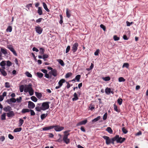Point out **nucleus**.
<instances>
[{"label": "nucleus", "mask_w": 148, "mask_h": 148, "mask_svg": "<svg viewBox=\"0 0 148 148\" xmlns=\"http://www.w3.org/2000/svg\"><path fill=\"white\" fill-rule=\"evenodd\" d=\"M72 73L71 72H69L67 73L65 76V77L66 78H68L71 76L72 75Z\"/></svg>", "instance_id": "nucleus-41"}, {"label": "nucleus", "mask_w": 148, "mask_h": 148, "mask_svg": "<svg viewBox=\"0 0 148 148\" xmlns=\"http://www.w3.org/2000/svg\"><path fill=\"white\" fill-rule=\"evenodd\" d=\"M23 123L24 120L21 119H20L19 121L18 126L19 127L21 126Z\"/></svg>", "instance_id": "nucleus-27"}, {"label": "nucleus", "mask_w": 148, "mask_h": 148, "mask_svg": "<svg viewBox=\"0 0 148 148\" xmlns=\"http://www.w3.org/2000/svg\"><path fill=\"white\" fill-rule=\"evenodd\" d=\"M125 140V138L119 137L118 135H116L115 137L112 138V144H114V141H116L117 143H122Z\"/></svg>", "instance_id": "nucleus-2"}, {"label": "nucleus", "mask_w": 148, "mask_h": 148, "mask_svg": "<svg viewBox=\"0 0 148 148\" xmlns=\"http://www.w3.org/2000/svg\"><path fill=\"white\" fill-rule=\"evenodd\" d=\"M64 142L66 144H68L70 143V140L69 138H67L65 140H63Z\"/></svg>", "instance_id": "nucleus-59"}, {"label": "nucleus", "mask_w": 148, "mask_h": 148, "mask_svg": "<svg viewBox=\"0 0 148 148\" xmlns=\"http://www.w3.org/2000/svg\"><path fill=\"white\" fill-rule=\"evenodd\" d=\"M35 29L36 32L39 34H41L43 30L39 26H35Z\"/></svg>", "instance_id": "nucleus-8"}, {"label": "nucleus", "mask_w": 148, "mask_h": 148, "mask_svg": "<svg viewBox=\"0 0 148 148\" xmlns=\"http://www.w3.org/2000/svg\"><path fill=\"white\" fill-rule=\"evenodd\" d=\"M15 114L14 112L12 111H10L6 113L7 116L8 117H12L14 116Z\"/></svg>", "instance_id": "nucleus-12"}, {"label": "nucleus", "mask_w": 148, "mask_h": 148, "mask_svg": "<svg viewBox=\"0 0 148 148\" xmlns=\"http://www.w3.org/2000/svg\"><path fill=\"white\" fill-rule=\"evenodd\" d=\"M30 114L31 116H34L35 114V113L33 110H30Z\"/></svg>", "instance_id": "nucleus-55"}, {"label": "nucleus", "mask_w": 148, "mask_h": 148, "mask_svg": "<svg viewBox=\"0 0 148 148\" xmlns=\"http://www.w3.org/2000/svg\"><path fill=\"white\" fill-rule=\"evenodd\" d=\"M114 110L115 111L118 112H120V110L118 109L117 108V106L115 104L114 105Z\"/></svg>", "instance_id": "nucleus-45"}, {"label": "nucleus", "mask_w": 148, "mask_h": 148, "mask_svg": "<svg viewBox=\"0 0 148 148\" xmlns=\"http://www.w3.org/2000/svg\"><path fill=\"white\" fill-rule=\"evenodd\" d=\"M48 114L47 113L46 114H41L40 116L41 119L42 120H43L45 117L47 116Z\"/></svg>", "instance_id": "nucleus-30"}, {"label": "nucleus", "mask_w": 148, "mask_h": 148, "mask_svg": "<svg viewBox=\"0 0 148 148\" xmlns=\"http://www.w3.org/2000/svg\"><path fill=\"white\" fill-rule=\"evenodd\" d=\"M8 138L11 140H12L14 139V136L11 134H9L8 135Z\"/></svg>", "instance_id": "nucleus-64"}, {"label": "nucleus", "mask_w": 148, "mask_h": 148, "mask_svg": "<svg viewBox=\"0 0 148 148\" xmlns=\"http://www.w3.org/2000/svg\"><path fill=\"white\" fill-rule=\"evenodd\" d=\"M5 87L6 88H9L10 87V85L9 83L6 82L5 83Z\"/></svg>", "instance_id": "nucleus-52"}, {"label": "nucleus", "mask_w": 148, "mask_h": 148, "mask_svg": "<svg viewBox=\"0 0 148 148\" xmlns=\"http://www.w3.org/2000/svg\"><path fill=\"white\" fill-rule=\"evenodd\" d=\"M1 53L5 55H6L8 54L7 50L4 48L1 47Z\"/></svg>", "instance_id": "nucleus-15"}, {"label": "nucleus", "mask_w": 148, "mask_h": 148, "mask_svg": "<svg viewBox=\"0 0 148 148\" xmlns=\"http://www.w3.org/2000/svg\"><path fill=\"white\" fill-rule=\"evenodd\" d=\"M106 131L110 134L113 133V131L111 128L110 127H108L106 129Z\"/></svg>", "instance_id": "nucleus-24"}, {"label": "nucleus", "mask_w": 148, "mask_h": 148, "mask_svg": "<svg viewBox=\"0 0 148 148\" xmlns=\"http://www.w3.org/2000/svg\"><path fill=\"white\" fill-rule=\"evenodd\" d=\"M40 51L39 52V53L41 55H43L44 54V52L45 51V50L44 48H40Z\"/></svg>", "instance_id": "nucleus-34"}, {"label": "nucleus", "mask_w": 148, "mask_h": 148, "mask_svg": "<svg viewBox=\"0 0 148 148\" xmlns=\"http://www.w3.org/2000/svg\"><path fill=\"white\" fill-rule=\"evenodd\" d=\"M73 95L74 97L72 98V100L73 101H76L79 99L77 94L76 92H75Z\"/></svg>", "instance_id": "nucleus-18"}, {"label": "nucleus", "mask_w": 148, "mask_h": 148, "mask_svg": "<svg viewBox=\"0 0 148 148\" xmlns=\"http://www.w3.org/2000/svg\"><path fill=\"white\" fill-rule=\"evenodd\" d=\"M70 132V131L69 130L65 131L64 132V134L65 135H66V136H68L70 135V134L69 133V132Z\"/></svg>", "instance_id": "nucleus-56"}, {"label": "nucleus", "mask_w": 148, "mask_h": 148, "mask_svg": "<svg viewBox=\"0 0 148 148\" xmlns=\"http://www.w3.org/2000/svg\"><path fill=\"white\" fill-rule=\"evenodd\" d=\"M66 16L68 18H69L71 16V14L70 13V11H69L68 8L66 9Z\"/></svg>", "instance_id": "nucleus-31"}, {"label": "nucleus", "mask_w": 148, "mask_h": 148, "mask_svg": "<svg viewBox=\"0 0 148 148\" xmlns=\"http://www.w3.org/2000/svg\"><path fill=\"white\" fill-rule=\"evenodd\" d=\"M107 112L104 115H103V120H106L107 118Z\"/></svg>", "instance_id": "nucleus-58"}, {"label": "nucleus", "mask_w": 148, "mask_h": 148, "mask_svg": "<svg viewBox=\"0 0 148 148\" xmlns=\"http://www.w3.org/2000/svg\"><path fill=\"white\" fill-rule=\"evenodd\" d=\"M5 113H4L1 115V118L2 120H5Z\"/></svg>", "instance_id": "nucleus-47"}, {"label": "nucleus", "mask_w": 148, "mask_h": 148, "mask_svg": "<svg viewBox=\"0 0 148 148\" xmlns=\"http://www.w3.org/2000/svg\"><path fill=\"white\" fill-rule=\"evenodd\" d=\"M119 81L120 82H124L125 81V79L124 78L122 77H120L119 78Z\"/></svg>", "instance_id": "nucleus-42"}, {"label": "nucleus", "mask_w": 148, "mask_h": 148, "mask_svg": "<svg viewBox=\"0 0 148 148\" xmlns=\"http://www.w3.org/2000/svg\"><path fill=\"white\" fill-rule=\"evenodd\" d=\"M101 119V117L100 116H97L96 118L92 120V122L93 123L95 122H96L99 120Z\"/></svg>", "instance_id": "nucleus-35"}, {"label": "nucleus", "mask_w": 148, "mask_h": 148, "mask_svg": "<svg viewBox=\"0 0 148 148\" xmlns=\"http://www.w3.org/2000/svg\"><path fill=\"white\" fill-rule=\"evenodd\" d=\"M113 39L115 41H117L119 40V38L116 35H114L113 37Z\"/></svg>", "instance_id": "nucleus-54"}, {"label": "nucleus", "mask_w": 148, "mask_h": 148, "mask_svg": "<svg viewBox=\"0 0 148 148\" xmlns=\"http://www.w3.org/2000/svg\"><path fill=\"white\" fill-rule=\"evenodd\" d=\"M81 78V75H77L75 77V80H77V81L79 82V79Z\"/></svg>", "instance_id": "nucleus-37"}, {"label": "nucleus", "mask_w": 148, "mask_h": 148, "mask_svg": "<svg viewBox=\"0 0 148 148\" xmlns=\"http://www.w3.org/2000/svg\"><path fill=\"white\" fill-rule=\"evenodd\" d=\"M12 110L10 106H8L7 107L3 108V110L5 112H9Z\"/></svg>", "instance_id": "nucleus-14"}, {"label": "nucleus", "mask_w": 148, "mask_h": 148, "mask_svg": "<svg viewBox=\"0 0 148 148\" xmlns=\"http://www.w3.org/2000/svg\"><path fill=\"white\" fill-rule=\"evenodd\" d=\"M28 107L30 109H33L35 107V105L34 103L31 101L28 102Z\"/></svg>", "instance_id": "nucleus-11"}, {"label": "nucleus", "mask_w": 148, "mask_h": 148, "mask_svg": "<svg viewBox=\"0 0 148 148\" xmlns=\"http://www.w3.org/2000/svg\"><path fill=\"white\" fill-rule=\"evenodd\" d=\"M37 76L39 78H40L42 77L43 75V73L40 72H37L36 73Z\"/></svg>", "instance_id": "nucleus-33"}, {"label": "nucleus", "mask_w": 148, "mask_h": 148, "mask_svg": "<svg viewBox=\"0 0 148 148\" xmlns=\"http://www.w3.org/2000/svg\"><path fill=\"white\" fill-rule=\"evenodd\" d=\"M25 75L27 76V77H32V75L29 72L26 71L25 73Z\"/></svg>", "instance_id": "nucleus-39"}, {"label": "nucleus", "mask_w": 148, "mask_h": 148, "mask_svg": "<svg viewBox=\"0 0 148 148\" xmlns=\"http://www.w3.org/2000/svg\"><path fill=\"white\" fill-rule=\"evenodd\" d=\"M43 6L44 7V9L47 12H49L50 10H49L48 8L47 5L45 3L43 2Z\"/></svg>", "instance_id": "nucleus-22"}, {"label": "nucleus", "mask_w": 148, "mask_h": 148, "mask_svg": "<svg viewBox=\"0 0 148 148\" xmlns=\"http://www.w3.org/2000/svg\"><path fill=\"white\" fill-rule=\"evenodd\" d=\"M37 13L40 15L42 14L43 13L42 9V8L41 7H38V10H37Z\"/></svg>", "instance_id": "nucleus-19"}, {"label": "nucleus", "mask_w": 148, "mask_h": 148, "mask_svg": "<svg viewBox=\"0 0 148 148\" xmlns=\"http://www.w3.org/2000/svg\"><path fill=\"white\" fill-rule=\"evenodd\" d=\"M22 128L21 127L17 128L15 129L13 132H20L22 130Z\"/></svg>", "instance_id": "nucleus-28"}, {"label": "nucleus", "mask_w": 148, "mask_h": 148, "mask_svg": "<svg viewBox=\"0 0 148 148\" xmlns=\"http://www.w3.org/2000/svg\"><path fill=\"white\" fill-rule=\"evenodd\" d=\"M102 137L106 140V145H108L111 143L112 144V138L110 139L108 136H103Z\"/></svg>", "instance_id": "nucleus-4"}, {"label": "nucleus", "mask_w": 148, "mask_h": 148, "mask_svg": "<svg viewBox=\"0 0 148 148\" xmlns=\"http://www.w3.org/2000/svg\"><path fill=\"white\" fill-rule=\"evenodd\" d=\"M55 130L56 132H59L63 130L64 128L63 127L58 125H53Z\"/></svg>", "instance_id": "nucleus-6"}, {"label": "nucleus", "mask_w": 148, "mask_h": 148, "mask_svg": "<svg viewBox=\"0 0 148 148\" xmlns=\"http://www.w3.org/2000/svg\"><path fill=\"white\" fill-rule=\"evenodd\" d=\"M45 76L47 78H51V75H49L47 73L46 74H45Z\"/></svg>", "instance_id": "nucleus-53"}, {"label": "nucleus", "mask_w": 148, "mask_h": 148, "mask_svg": "<svg viewBox=\"0 0 148 148\" xmlns=\"http://www.w3.org/2000/svg\"><path fill=\"white\" fill-rule=\"evenodd\" d=\"M6 61H3L1 62L0 63V65L1 66H4L6 65Z\"/></svg>", "instance_id": "nucleus-46"}, {"label": "nucleus", "mask_w": 148, "mask_h": 148, "mask_svg": "<svg viewBox=\"0 0 148 148\" xmlns=\"http://www.w3.org/2000/svg\"><path fill=\"white\" fill-rule=\"evenodd\" d=\"M42 57L44 58H47L49 57V56L46 54H44L43 55Z\"/></svg>", "instance_id": "nucleus-62"}, {"label": "nucleus", "mask_w": 148, "mask_h": 148, "mask_svg": "<svg viewBox=\"0 0 148 148\" xmlns=\"http://www.w3.org/2000/svg\"><path fill=\"white\" fill-rule=\"evenodd\" d=\"M58 75L57 71L56 69H53L51 71V75H52L54 77L57 76Z\"/></svg>", "instance_id": "nucleus-17"}, {"label": "nucleus", "mask_w": 148, "mask_h": 148, "mask_svg": "<svg viewBox=\"0 0 148 148\" xmlns=\"http://www.w3.org/2000/svg\"><path fill=\"white\" fill-rule=\"evenodd\" d=\"M78 46V44L77 42L75 43L73 45L72 50L73 53L77 51Z\"/></svg>", "instance_id": "nucleus-7"}, {"label": "nucleus", "mask_w": 148, "mask_h": 148, "mask_svg": "<svg viewBox=\"0 0 148 148\" xmlns=\"http://www.w3.org/2000/svg\"><path fill=\"white\" fill-rule=\"evenodd\" d=\"M65 82V80L64 79H61L58 82V84H59V85L60 86V87H61L62 86L63 83Z\"/></svg>", "instance_id": "nucleus-20"}, {"label": "nucleus", "mask_w": 148, "mask_h": 148, "mask_svg": "<svg viewBox=\"0 0 148 148\" xmlns=\"http://www.w3.org/2000/svg\"><path fill=\"white\" fill-rule=\"evenodd\" d=\"M22 99V98L21 97H19V98H17L16 100V101H17L18 102H21V100Z\"/></svg>", "instance_id": "nucleus-61"}, {"label": "nucleus", "mask_w": 148, "mask_h": 148, "mask_svg": "<svg viewBox=\"0 0 148 148\" xmlns=\"http://www.w3.org/2000/svg\"><path fill=\"white\" fill-rule=\"evenodd\" d=\"M87 119L85 120L84 121H82L78 123H77L76 124L77 126H79L80 125H85L87 123Z\"/></svg>", "instance_id": "nucleus-13"}, {"label": "nucleus", "mask_w": 148, "mask_h": 148, "mask_svg": "<svg viewBox=\"0 0 148 148\" xmlns=\"http://www.w3.org/2000/svg\"><path fill=\"white\" fill-rule=\"evenodd\" d=\"M31 99L34 102H36L38 100L34 96L31 97Z\"/></svg>", "instance_id": "nucleus-38"}, {"label": "nucleus", "mask_w": 148, "mask_h": 148, "mask_svg": "<svg viewBox=\"0 0 148 148\" xmlns=\"http://www.w3.org/2000/svg\"><path fill=\"white\" fill-rule=\"evenodd\" d=\"M111 89L110 88L107 87L105 89V92L107 95H109L110 93Z\"/></svg>", "instance_id": "nucleus-23"}, {"label": "nucleus", "mask_w": 148, "mask_h": 148, "mask_svg": "<svg viewBox=\"0 0 148 148\" xmlns=\"http://www.w3.org/2000/svg\"><path fill=\"white\" fill-rule=\"evenodd\" d=\"M50 103V102L47 101L42 103V107L43 108V109L44 110L48 109L49 108V104Z\"/></svg>", "instance_id": "nucleus-3"}, {"label": "nucleus", "mask_w": 148, "mask_h": 148, "mask_svg": "<svg viewBox=\"0 0 148 148\" xmlns=\"http://www.w3.org/2000/svg\"><path fill=\"white\" fill-rule=\"evenodd\" d=\"M126 23L127 24V26H130L131 24H132L133 23V22H131L130 23V22H129L128 21H127L126 22Z\"/></svg>", "instance_id": "nucleus-63"}, {"label": "nucleus", "mask_w": 148, "mask_h": 148, "mask_svg": "<svg viewBox=\"0 0 148 148\" xmlns=\"http://www.w3.org/2000/svg\"><path fill=\"white\" fill-rule=\"evenodd\" d=\"M30 112V109L27 108H23L22 111L21 112L23 113H25L26 112Z\"/></svg>", "instance_id": "nucleus-25"}, {"label": "nucleus", "mask_w": 148, "mask_h": 148, "mask_svg": "<svg viewBox=\"0 0 148 148\" xmlns=\"http://www.w3.org/2000/svg\"><path fill=\"white\" fill-rule=\"evenodd\" d=\"M57 61L60 63V65L62 66H64V64L63 61L61 59H58L57 60Z\"/></svg>", "instance_id": "nucleus-29"}, {"label": "nucleus", "mask_w": 148, "mask_h": 148, "mask_svg": "<svg viewBox=\"0 0 148 148\" xmlns=\"http://www.w3.org/2000/svg\"><path fill=\"white\" fill-rule=\"evenodd\" d=\"M7 48L9 49L13 53V54L15 56H17V53L14 50V49L13 48L12 46L11 45H8L7 46Z\"/></svg>", "instance_id": "nucleus-9"}, {"label": "nucleus", "mask_w": 148, "mask_h": 148, "mask_svg": "<svg viewBox=\"0 0 148 148\" xmlns=\"http://www.w3.org/2000/svg\"><path fill=\"white\" fill-rule=\"evenodd\" d=\"M36 96L38 99H40L42 97V94L41 93L37 92H35Z\"/></svg>", "instance_id": "nucleus-21"}, {"label": "nucleus", "mask_w": 148, "mask_h": 148, "mask_svg": "<svg viewBox=\"0 0 148 148\" xmlns=\"http://www.w3.org/2000/svg\"><path fill=\"white\" fill-rule=\"evenodd\" d=\"M16 101V99L14 98H10L9 99H8L6 101V102L9 104H11L12 103H15Z\"/></svg>", "instance_id": "nucleus-10"}, {"label": "nucleus", "mask_w": 148, "mask_h": 148, "mask_svg": "<svg viewBox=\"0 0 148 148\" xmlns=\"http://www.w3.org/2000/svg\"><path fill=\"white\" fill-rule=\"evenodd\" d=\"M42 20L44 21V19L42 18H40L36 20V23H40L42 21Z\"/></svg>", "instance_id": "nucleus-49"}, {"label": "nucleus", "mask_w": 148, "mask_h": 148, "mask_svg": "<svg viewBox=\"0 0 148 148\" xmlns=\"http://www.w3.org/2000/svg\"><path fill=\"white\" fill-rule=\"evenodd\" d=\"M100 27L101 28H102L104 31L106 30V28L105 26L103 24H101L100 25Z\"/></svg>", "instance_id": "nucleus-60"}, {"label": "nucleus", "mask_w": 148, "mask_h": 148, "mask_svg": "<svg viewBox=\"0 0 148 148\" xmlns=\"http://www.w3.org/2000/svg\"><path fill=\"white\" fill-rule=\"evenodd\" d=\"M6 65L8 67H10L12 65V62L8 60L6 62Z\"/></svg>", "instance_id": "nucleus-51"}, {"label": "nucleus", "mask_w": 148, "mask_h": 148, "mask_svg": "<svg viewBox=\"0 0 148 148\" xmlns=\"http://www.w3.org/2000/svg\"><path fill=\"white\" fill-rule=\"evenodd\" d=\"M70 49V46L69 45L67 47L66 50V53H68Z\"/></svg>", "instance_id": "nucleus-57"}, {"label": "nucleus", "mask_w": 148, "mask_h": 148, "mask_svg": "<svg viewBox=\"0 0 148 148\" xmlns=\"http://www.w3.org/2000/svg\"><path fill=\"white\" fill-rule=\"evenodd\" d=\"M19 89L20 92H23L24 90V86L23 85H21L19 87Z\"/></svg>", "instance_id": "nucleus-40"}, {"label": "nucleus", "mask_w": 148, "mask_h": 148, "mask_svg": "<svg viewBox=\"0 0 148 148\" xmlns=\"http://www.w3.org/2000/svg\"><path fill=\"white\" fill-rule=\"evenodd\" d=\"M102 79L103 80L105 81H108L110 79V78L109 76L103 77Z\"/></svg>", "instance_id": "nucleus-32"}, {"label": "nucleus", "mask_w": 148, "mask_h": 148, "mask_svg": "<svg viewBox=\"0 0 148 148\" xmlns=\"http://www.w3.org/2000/svg\"><path fill=\"white\" fill-rule=\"evenodd\" d=\"M26 87L24 88V91L25 93L29 92L30 96L32 95L34 93V90L32 87V85L30 83L28 85H25Z\"/></svg>", "instance_id": "nucleus-1"}, {"label": "nucleus", "mask_w": 148, "mask_h": 148, "mask_svg": "<svg viewBox=\"0 0 148 148\" xmlns=\"http://www.w3.org/2000/svg\"><path fill=\"white\" fill-rule=\"evenodd\" d=\"M123 100L121 98H119L117 100V102L119 105H121L122 104Z\"/></svg>", "instance_id": "nucleus-48"}, {"label": "nucleus", "mask_w": 148, "mask_h": 148, "mask_svg": "<svg viewBox=\"0 0 148 148\" xmlns=\"http://www.w3.org/2000/svg\"><path fill=\"white\" fill-rule=\"evenodd\" d=\"M54 128L53 125L50 126L48 127H46L42 128V130L43 131H47L50 130Z\"/></svg>", "instance_id": "nucleus-16"}, {"label": "nucleus", "mask_w": 148, "mask_h": 148, "mask_svg": "<svg viewBox=\"0 0 148 148\" xmlns=\"http://www.w3.org/2000/svg\"><path fill=\"white\" fill-rule=\"evenodd\" d=\"M12 27L11 26H8L6 29L7 32H11L12 31Z\"/></svg>", "instance_id": "nucleus-36"}, {"label": "nucleus", "mask_w": 148, "mask_h": 148, "mask_svg": "<svg viewBox=\"0 0 148 148\" xmlns=\"http://www.w3.org/2000/svg\"><path fill=\"white\" fill-rule=\"evenodd\" d=\"M122 130L124 134H127L128 132V131L124 127H123L122 129Z\"/></svg>", "instance_id": "nucleus-50"}, {"label": "nucleus", "mask_w": 148, "mask_h": 148, "mask_svg": "<svg viewBox=\"0 0 148 148\" xmlns=\"http://www.w3.org/2000/svg\"><path fill=\"white\" fill-rule=\"evenodd\" d=\"M0 72L1 74L3 76H5L7 75V73L6 72V71L4 70L1 69V70L0 71Z\"/></svg>", "instance_id": "nucleus-26"}, {"label": "nucleus", "mask_w": 148, "mask_h": 148, "mask_svg": "<svg viewBox=\"0 0 148 148\" xmlns=\"http://www.w3.org/2000/svg\"><path fill=\"white\" fill-rule=\"evenodd\" d=\"M95 108V107L94 105H93L92 103H91L90 104L89 108L91 110H94Z\"/></svg>", "instance_id": "nucleus-43"}, {"label": "nucleus", "mask_w": 148, "mask_h": 148, "mask_svg": "<svg viewBox=\"0 0 148 148\" xmlns=\"http://www.w3.org/2000/svg\"><path fill=\"white\" fill-rule=\"evenodd\" d=\"M42 105V103H38L35 108L36 110L39 112L41 111V110L44 111V110L42 109L43 108Z\"/></svg>", "instance_id": "nucleus-5"}, {"label": "nucleus", "mask_w": 148, "mask_h": 148, "mask_svg": "<svg viewBox=\"0 0 148 148\" xmlns=\"http://www.w3.org/2000/svg\"><path fill=\"white\" fill-rule=\"evenodd\" d=\"M129 64L128 63H125L123 64L122 67H126L127 68H128L129 67Z\"/></svg>", "instance_id": "nucleus-44"}]
</instances>
